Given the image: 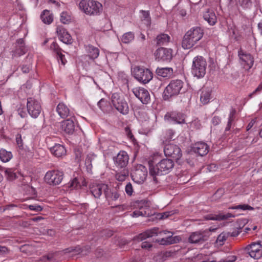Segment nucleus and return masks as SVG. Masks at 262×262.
<instances>
[{"mask_svg":"<svg viewBox=\"0 0 262 262\" xmlns=\"http://www.w3.org/2000/svg\"><path fill=\"white\" fill-rule=\"evenodd\" d=\"M174 165V162L170 159H163L157 164L154 165L152 161H148L149 174L155 183H158L157 176L169 173Z\"/></svg>","mask_w":262,"mask_h":262,"instance_id":"f257e3e1","label":"nucleus"},{"mask_svg":"<svg viewBox=\"0 0 262 262\" xmlns=\"http://www.w3.org/2000/svg\"><path fill=\"white\" fill-rule=\"evenodd\" d=\"M203 30L199 27H193L188 30L184 35L182 41V47L184 49L193 47L203 36Z\"/></svg>","mask_w":262,"mask_h":262,"instance_id":"f03ea898","label":"nucleus"},{"mask_svg":"<svg viewBox=\"0 0 262 262\" xmlns=\"http://www.w3.org/2000/svg\"><path fill=\"white\" fill-rule=\"evenodd\" d=\"M80 9L88 15H99L103 11L102 4L94 0H81L79 4Z\"/></svg>","mask_w":262,"mask_h":262,"instance_id":"7ed1b4c3","label":"nucleus"},{"mask_svg":"<svg viewBox=\"0 0 262 262\" xmlns=\"http://www.w3.org/2000/svg\"><path fill=\"white\" fill-rule=\"evenodd\" d=\"M184 82L179 79L171 80L165 88L163 93V99L165 101L179 95L183 86Z\"/></svg>","mask_w":262,"mask_h":262,"instance_id":"20e7f679","label":"nucleus"},{"mask_svg":"<svg viewBox=\"0 0 262 262\" xmlns=\"http://www.w3.org/2000/svg\"><path fill=\"white\" fill-rule=\"evenodd\" d=\"M207 64V61L203 56L195 57L191 66L192 74L198 78H203L206 74Z\"/></svg>","mask_w":262,"mask_h":262,"instance_id":"39448f33","label":"nucleus"},{"mask_svg":"<svg viewBox=\"0 0 262 262\" xmlns=\"http://www.w3.org/2000/svg\"><path fill=\"white\" fill-rule=\"evenodd\" d=\"M113 106L121 114L126 115L129 113V107L127 102L122 96L118 93H114L111 97Z\"/></svg>","mask_w":262,"mask_h":262,"instance_id":"423d86ee","label":"nucleus"},{"mask_svg":"<svg viewBox=\"0 0 262 262\" xmlns=\"http://www.w3.org/2000/svg\"><path fill=\"white\" fill-rule=\"evenodd\" d=\"M133 75L136 79L143 84L148 83L153 77L152 73L150 70L140 67L134 68Z\"/></svg>","mask_w":262,"mask_h":262,"instance_id":"0eeeda50","label":"nucleus"},{"mask_svg":"<svg viewBox=\"0 0 262 262\" xmlns=\"http://www.w3.org/2000/svg\"><path fill=\"white\" fill-rule=\"evenodd\" d=\"M131 176L135 182L138 184L142 183L147 176V169L145 166L138 164L131 173Z\"/></svg>","mask_w":262,"mask_h":262,"instance_id":"6e6552de","label":"nucleus"},{"mask_svg":"<svg viewBox=\"0 0 262 262\" xmlns=\"http://www.w3.org/2000/svg\"><path fill=\"white\" fill-rule=\"evenodd\" d=\"M63 173L57 170L48 171L45 174V181L50 185H59L62 181Z\"/></svg>","mask_w":262,"mask_h":262,"instance_id":"1a4fd4ad","label":"nucleus"},{"mask_svg":"<svg viewBox=\"0 0 262 262\" xmlns=\"http://www.w3.org/2000/svg\"><path fill=\"white\" fill-rule=\"evenodd\" d=\"M245 252L254 259H258L262 257V246L259 243H252L244 249Z\"/></svg>","mask_w":262,"mask_h":262,"instance_id":"9d476101","label":"nucleus"},{"mask_svg":"<svg viewBox=\"0 0 262 262\" xmlns=\"http://www.w3.org/2000/svg\"><path fill=\"white\" fill-rule=\"evenodd\" d=\"M164 152L166 157H169L176 161L179 160L182 156L181 148L177 145L167 144L164 146Z\"/></svg>","mask_w":262,"mask_h":262,"instance_id":"9b49d317","label":"nucleus"},{"mask_svg":"<svg viewBox=\"0 0 262 262\" xmlns=\"http://www.w3.org/2000/svg\"><path fill=\"white\" fill-rule=\"evenodd\" d=\"M238 56L240 63L244 69L249 70L252 67L254 64V58L250 53L240 48L238 51Z\"/></svg>","mask_w":262,"mask_h":262,"instance_id":"f8f14e48","label":"nucleus"},{"mask_svg":"<svg viewBox=\"0 0 262 262\" xmlns=\"http://www.w3.org/2000/svg\"><path fill=\"white\" fill-rule=\"evenodd\" d=\"M27 111L33 118H37L40 114L41 107L40 103L33 98L30 97L27 99Z\"/></svg>","mask_w":262,"mask_h":262,"instance_id":"ddd939ff","label":"nucleus"},{"mask_svg":"<svg viewBox=\"0 0 262 262\" xmlns=\"http://www.w3.org/2000/svg\"><path fill=\"white\" fill-rule=\"evenodd\" d=\"M133 92L143 104H147L150 102V95L147 89L142 87L135 88L133 89Z\"/></svg>","mask_w":262,"mask_h":262,"instance_id":"4468645a","label":"nucleus"},{"mask_svg":"<svg viewBox=\"0 0 262 262\" xmlns=\"http://www.w3.org/2000/svg\"><path fill=\"white\" fill-rule=\"evenodd\" d=\"M155 56L158 61L169 62L172 58V50L161 47L156 50Z\"/></svg>","mask_w":262,"mask_h":262,"instance_id":"2eb2a0df","label":"nucleus"},{"mask_svg":"<svg viewBox=\"0 0 262 262\" xmlns=\"http://www.w3.org/2000/svg\"><path fill=\"white\" fill-rule=\"evenodd\" d=\"M164 118L179 124L186 123V115L179 112L172 111L168 112L164 116Z\"/></svg>","mask_w":262,"mask_h":262,"instance_id":"dca6fc26","label":"nucleus"},{"mask_svg":"<svg viewBox=\"0 0 262 262\" xmlns=\"http://www.w3.org/2000/svg\"><path fill=\"white\" fill-rule=\"evenodd\" d=\"M113 160L117 167L124 169L128 164L129 156L126 151L121 150L114 157Z\"/></svg>","mask_w":262,"mask_h":262,"instance_id":"f3484780","label":"nucleus"},{"mask_svg":"<svg viewBox=\"0 0 262 262\" xmlns=\"http://www.w3.org/2000/svg\"><path fill=\"white\" fill-rule=\"evenodd\" d=\"M166 231H159V228H154L151 229L147 230L146 231L139 234L138 235L134 237V239L138 242H141L147 238L151 237L155 235H158V234H161L162 233L166 234Z\"/></svg>","mask_w":262,"mask_h":262,"instance_id":"a211bd4d","label":"nucleus"},{"mask_svg":"<svg viewBox=\"0 0 262 262\" xmlns=\"http://www.w3.org/2000/svg\"><path fill=\"white\" fill-rule=\"evenodd\" d=\"M106 189H107V185L103 183L93 184L90 186V191L96 199L100 198L102 192L105 194Z\"/></svg>","mask_w":262,"mask_h":262,"instance_id":"6ab92c4d","label":"nucleus"},{"mask_svg":"<svg viewBox=\"0 0 262 262\" xmlns=\"http://www.w3.org/2000/svg\"><path fill=\"white\" fill-rule=\"evenodd\" d=\"M56 33L59 40L67 45H71L73 42V39L71 35L62 26H58L56 28Z\"/></svg>","mask_w":262,"mask_h":262,"instance_id":"aec40b11","label":"nucleus"},{"mask_svg":"<svg viewBox=\"0 0 262 262\" xmlns=\"http://www.w3.org/2000/svg\"><path fill=\"white\" fill-rule=\"evenodd\" d=\"M209 149V146L203 142L195 143L192 147V150L201 157L207 155Z\"/></svg>","mask_w":262,"mask_h":262,"instance_id":"412c9836","label":"nucleus"},{"mask_svg":"<svg viewBox=\"0 0 262 262\" xmlns=\"http://www.w3.org/2000/svg\"><path fill=\"white\" fill-rule=\"evenodd\" d=\"M56 111L59 116L63 119L68 117H72L74 114L72 111L70 110L69 107L64 103H59L56 106Z\"/></svg>","mask_w":262,"mask_h":262,"instance_id":"4be33fe9","label":"nucleus"},{"mask_svg":"<svg viewBox=\"0 0 262 262\" xmlns=\"http://www.w3.org/2000/svg\"><path fill=\"white\" fill-rule=\"evenodd\" d=\"M236 215L231 213H227L223 214L220 213L218 214H209L203 216V218L206 220H213V221H223L229 219L231 217H235Z\"/></svg>","mask_w":262,"mask_h":262,"instance_id":"5701e85b","label":"nucleus"},{"mask_svg":"<svg viewBox=\"0 0 262 262\" xmlns=\"http://www.w3.org/2000/svg\"><path fill=\"white\" fill-rule=\"evenodd\" d=\"M61 128L62 130L68 134L71 135L74 133L75 124L71 117L61 122Z\"/></svg>","mask_w":262,"mask_h":262,"instance_id":"b1692460","label":"nucleus"},{"mask_svg":"<svg viewBox=\"0 0 262 262\" xmlns=\"http://www.w3.org/2000/svg\"><path fill=\"white\" fill-rule=\"evenodd\" d=\"M15 50L13 52V57H19L25 54L27 52V49L25 45L24 40L23 38L18 39Z\"/></svg>","mask_w":262,"mask_h":262,"instance_id":"393cba45","label":"nucleus"},{"mask_svg":"<svg viewBox=\"0 0 262 262\" xmlns=\"http://www.w3.org/2000/svg\"><path fill=\"white\" fill-rule=\"evenodd\" d=\"M105 197L108 201L109 205L112 204L111 202L117 200L120 197V194L116 189H111L107 186V189L105 191Z\"/></svg>","mask_w":262,"mask_h":262,"instance_id":"a878e982","label":"nucleus"},{"mask_svg":"<svg viewBox=\"0 0 262 262\" xmlns=\"http://www.w3.org/2000/svg\"><path fill=\"white\" fill-rule=\"evenodd\" d=\"M50 150L53 155L57 158H61L66 155L67 150L64 146L56 144L50 148Z\"/></svg>","mask_w":262,"mask_h":262,"instance_id":"bb28decb","label":"nucleus"},{"mask_svg":"<svg viewBox=\"0 0 262 262\" xmlns=\"http://www.w3.org/2000/svg\"><path fill=\"white\" fill-rule=\"evenodd\" d=\"M203 18L211 26L215 25L217 21L216 16L212 9H206L204 12Z\"/></svg>","mask_w":262,"mask_h":262,"instance_id":"cd10ccee","label":"nucleus"},{"mask_svg":"<svg viewBox=\"0 0 262 262\" xmlns=\"http://www.w3.org/2000/svg\"><path fill=\"white\" fill-rule=\"evenodd\" d=\"M170 37L165 33L158 35L155 39L156 45L158 46H166L170 41Z\"/></svg>","mask_w":262,"mask_h":262,"instance_id":"c85d7f7f","label":"nucleus"},{"mask_svg":"<svg viewBox=\"0 0 262 262\" xmlns=\"http://www.w3.org/2000/svg\"><path fill=\"white\" fill-rule=\"evenodd\" d=\"M156 72L159 76L170 78L172 76L173 71L171 68H158Z\"/></svg>","mask_w":262,"mask_h":262,"instance_id":"c756f323","label":"nucleus"},{"mask_svg":"<svg viewBox=\"0 0 262 262\" xmlns=\"http://www.w3.org/2000/svg\"><path fill=\"white\" fill-rule=\"evenodd\" d=\"M97 162V156L93 153H90L87 155L85 160V165L88 172L92 170L93 163L95 164Z\"/></svg>","mask_w":262,"mask_h":262,"instance_id":"7c9ffc66","label":"nucleus"},{"mask_svg":"<svg viewBox=\"0 0 262 262\" xmlns=\"http://www.w3.org/2000/svg\"><path fill=\"white\" fill-rule=\"evenodd\" d=\"M181 239L180 237L178 236L173 237L172 236H169L166 238H162L160 239L157 240V242L162 245H168L174 243H177Z\"/></svg>","mask_w":262,"mask_h":262,"instance_id":"2f4dec72","label":"nucleus"},{"mask_svg":"<svg viewBox=\"0 0 262 262\" xmlns=\"http://www.w3.org/2000/svg\"><path fill=\"white\" fill-rule=\"evenodd\" d=\"M86 50L90 58L95 59L99 56V50L91 45H89L85 47Z\"/></svg>","mask_w":262,"mask_h":262,"instance_id":"473e14b6","label":"nucleus"},{"mask_svg":"<svg viewBox=\"0 0 262 262\" xmlns=\"http://www.w3.org/2000/svg\"><path fill=\"white\" fill-rule=\"evenodd\" d=\"M211 98V91L209 89L203 88L201 90L200 101L203 104H207Z\"/></svg>","mask_w":262,"mask_h":262,"instance_id":"72a5a7b5","label":"nucleus"},{"mask_svg":"<svg viewBox=\"0 0 262 262\" xmlns=\"http://www.w3.org/2000/svg\"><path fill=\"white\" fill-rule=\"evenodd\" d=\"M40 18L45 24H51L53 20V16L50 14V11L47 10H45L42 12Z\"/></svg>","mask_w":262,"mask_h":262,"instance_id":"f704fd0d","label":"nucleus"},{"mask_svg":"<svg viewBox=\"0 0 262 262\" xmlns=\"http://www.w3.org/2000/svg\"><path fill=\"white\" fill-rule=\"evenodd\" d=\"M12 158L11 152L7 151L5 149H0V159L3 162H7Z\"/></svg>","mask_w":262,"mask_h":262,"instance_id":"c9c22d12","label":"nucleus"},{"mask_svg":"<svg viewBox=\"0 0 262 262\" xmlns=\"http://www.w3.org/2000/svg\"><path fill=\"white\" fill-rule=\"evenodd\" d=\"M175 134V132L172 129H168L164 131L161 137V140L164 143L171 140Z\"/></svg>","mask_w":262,"mask_h":262,"instance_id":"e433bc0d","label":"nucleus"},{"mask_svg":"<svg viewBox=\"0 0 262 262\" xmlns=\"http://www.w3.org/2000/svg\"><path fill=\"white\" fill-rule=\"evenodd\" d=\"M203 235L199 232L192 233L189 237V241L191 243H198L203 240Z\"/></svg>","mask_w":262,"mask_h":262,"instance_id":"4c0bfd02","label":"nucleus"},{"mask_svg":"<svg viewBox=\"0 0 262 262\" xmlns=\"http://www.w3.org/2000/svg\"><path fill=\"white\" fill-rule=\"evenodd\" d=\"M134 33L133 32H128L122 36L121 40L124 43H129L134 39Z\"/></svg>","mask_w":262,"mask_h":262,"instance_id":"58836bf2","label":"nucleus"},{"mask_svg":"<svg viewBox=\"0 0 262 262\" xmlns=\"http://www.w3.org/2000/svg\"><path fill=\"white\" fill-rule=\"evenodd\" d=\"M59 254L58 252H51L46 255H44L41 257V260H48L51 262H55L57 260V256Z\"/></svg>","mask_w":262,"mask_h":262,"instance_id":"ea45409f","label":"nucleus"},{"mask_svg":"<svg viewBox=\"0 0 262 262\" xmlns=\"http://www.w3.org/2000/svg\"><path fill=\"white\" fill-rule=\"evenodd\" d=\"M128 170L126 168H124L120 172H117L115 175L116 180L120 182L124 181L128 176Z\"/></svg>","mask_w":262,"mask_h":262,"instance_id":"a19ab883","label":"nucleus"},{"mask_svg":"<svg viewBox=\"0 0 262 262\" xmlns=\"http://www.w3.org/2000/svg\"><path fill=\"white\" fill-rule=\"evenodd\" d=\"M140 12L142 14L141 20L147 26L150 27L151 24V18L149 11L141 10Z\"/></svg>","mask_w":262,"mask_h":262,"instance_id":"79ce46f5","label":"nucleus"},{"mask_svg":"<svg viewBox=\"0 0 262 262\" xmlns=\"http://www.w3.org/2000/svg\"><path fill=\"white\" fill-rule=\"evenodd\" d=\"M5 172L6 177L9 181H13L17 177L15 170L12 168H6L5 170Z\"/></svg>","mask_w":262,"mask_h":262,"instance_id":"37998d69","label":"nucleus"},{"mask_svg":"<svg viewBox=\"0 0 262 262\" xmlns=\"http://www.w3.org/2000/svg\"><path fill=\"white\" fill-rule=\"evenodd\" d=\"M229 209H241L242 210H253L254 208L248 204H239L229 207Z\"/></svg>","mask_w":262,"mask_h":262,"instance_id":"c03bdc74","label":"nucleus"},{"mask_svg":"<svg viewBox=\"0 0 262 262\" xmlns=\"http://www.w3.org/2000/svg\"><path fill=\"white\" fill-rule=\"evenodd\" d=\"M234 121L228 119L227 124L225 129L224 134L223 135V136H225V138L231 134V128L232 126H234Z\"/></svg>","mask_w":262,"mask_h":262,"instance_id":"a18cd8bd","label":"nucleus"},{"mask_svg":"<svg viewBox=\"0 0 262 262\" xmlns=\"http://www.w3.org/2000/svg\"><path fill=\"white\" fill-rule=\"evenodd\" d=\"M27 59H28V62L26 64H23L21 67V70L22 72L24 73H28L30 71L31 67H32V56H30V57L29 56L27 57Z\"/></svg>","mask_w":262,"mask_h":262,"instance_id":"49530a36","label":"nucleus"},{"mask_svg":"<svg viewBox=\"0 0 262 262\" xmlns=\"http://www.w3.org/2000/svg\"><path fill=\"white\" fill-rule=\"evenodd\" d=\"M237 4L244 9H249L252 5L251 0H237Z\"/></svg>","mask_w":262,"mask_h":262,"instance_id":"de8ad7c7","label":"nucleus"},{"mask_svg":"<svg viewBox=\"0 0 262 262\" xmlns=\"http://www.w3.org/2000/svg\"><path fill=\"white\" fill-rule=\"evenodd\" d=\"M50 49L51 50L57 55L62 52V49L60 48L59 45L56 41H53L50 45Z\"/></svg>","mask_w":262,"mask_h":262,"instance_id":"09e8293b","label":"nucleus"},{"mask_svg":"<svg viewBox=\"0 0 262 262\" xmlns=\"http://www.w3.org/2000/svg\"><path fill=\"white\" fill-rule=\"evenodd\" d=\"M69 187L73 189H78L81 187L80 183L77 178H75L70 182Z\"/></svg>","mask_w":262,"mask_h":262,"instance_id":"8fccbe9b","label":"nucleus"},{"mask_svg":"<svg viewBox=\"0 0 262 262\" xmlns=\"http://www.w3.org/2000/svg\"><path fill=\"white\" fill-rule=\"evenodd\" d=\"M66 253H71L73 252H75L77 253H80L82 251V250L80 247V246L76 247H71L68 248H67L64 250Z\"/></svg>","mask_w":262,"mask_h":262,"instance_id":"3c124183","label":"nucleus"},{"mask_svg":"<svg viewBox=\"0 0 262 262\" xmlns=\"http://www.w3.org/2000/svg\"><path fill=\"white\" fill-rule=\"evenodd\" d=\"M227 237L228 235L226 234L222 233L217 236L216 242L222 245L223 244L224 242L227 239Z\"/></svg>","mask_w":262,"mask_h":262,"instance_id":"603ef678","label":"nucleus"},{"mask_svg":"<svg viewBox=\"0 0 262 262\" xmlns=\"http://www.w3.org/2000/svg\"><path fill=\"white\" fill-rule=\"evenodd\" d=\"M147 215H148V213H147L146 211L145 210H135L132 214V216L135 217L139 216H146Z\"/></svg>","mask_w":262,"mask_h":262,"instance_id":"864d4df0","label":"nucleus"},{"mask_svg":"<svg viewBox=\"0 0 262 262\" xmlns=\"http://www.w3.org/2000/svg\"><path fill=\"white\" fill-rule=\"evenodd\" d=\"M98 106L101 110H104L106 106H108V102L105 99H101L97 103Z\"/></svg>","mask_w":262,"mask_h":262,"instance_id":"5fc2aeb1","label":"nucleus"},{"mask_svg":"<svg viewBox=\"0 0 262 262\" xmlns=\"http://www.w3.org/2000/svg\"><path fill=\"white\" fill-rule=\"evenodd\" d=\"M191 127L195 129H199L201 126L200 121L198 119H195L191 122Z\"/></svg>","mask_w":262,"mask_h":262,"instance_id":"6e6d98bb","label":"nucleus"},{"mask_svg":"<svg viewBox=\"0 0 262 262\" xmlns=\"http://www.w3.org/2000/svg\"><path fill=\"white\" fill-rule=\"evenodd\" d=\"M125 190L126 194L130 196L132 195L133 192V189L132 185L130 182L126 184V185L125 186Z\"/></svg>","mask_w":262,"mask_h":262,"instance_id":"4d7b16f0","label":"nucleus"},{"mask_svg":"<svg viewBox=\"0 0 262 262\" xmlns=\"http://www.w3.org/2000/svg\"><path fill=\"white\" fill-rule=\"evenodd\" d=\"M147 202L146 200L137 201L136 202V206L141 209L144 207L147 206Z\"/></svg>","mask_w":262,"mask_h":262,"instance_id":"13d9d810","label":"nucleus"},{"mask_svg":"<svg viewBox=\"0 0 262 262\" xmlns=\"http://www.w3.org/2000/svg\"><path fill=\"white\" fill-rule=\"evenodd\" d=\"M10 250L6 246L0 245V255L5 256L9 254Z\"/></svg>","mask_w":262,"mask_h":262,"instance_id":"bf43d9fd","label":"nucleus"},{"mask_svg":"<svg viewBox=\"0 0 262 262\" xmlns=\"http://www.w3.org/2000/svg\"><path fill=\"white\" fill-rule=\"evenodd\" d=\"M174 213L173 211H167L163 212L160 214V219H165L168 218L169 216H171Z\"/></svg>","mask_w":262,"mask_h":262,"instance_id":"052dcab7","label":"nucleus"},{"mask_svg":"<svg viewBox=\"0 0 262 262\" xmlns=\"http://www.w3.org/2000/svg\"><path fill=\"white\" fill-rule=\"evenodd\" d=\"M67 13L66 12H62L60 16V20L61 21L63 24H67L69 22V18L67 17Z\"/></svg>","mask_w":262,"mask_h":262,"instance_id":"680f3d73","label":"nucleus"},{"mask_svg":"<svg viewBox=\"0 0 262 262\" xmlns=\"http://www.w3.org/2000/svg\"><path fill=\"white\" fill-rule=\"evenodd\" d=\"M56 56L58 61L60 60L61 61V64L64 66L67 62V60L66 59L64 55L62 54V53H60Z\"/></svg>","mask_w":262,"mask_h":262,"instance_id":"e2e57ef3","label":"nucleus"},{"mask_svg":"<svg viewBox=\"0 0 262 262\" xmlns=\"http://www.w3.org/2000/svg\"><path fill=\"white\" fill-rule=\"evenodd\" d=\"M16 142L19 147H23V143L20 134H17L16 136Z\"/></svg>","mask_w":262,"mask_h":262,"instance_id":"0e129e2a","label":"nucleus"},{"mask_svg":"<svg viewBox=\"0 0 262 262\" xmlns=\"http://www.w3.org/2000/svg\"><path fill=\"white\" fill-rule=\"evenodd\" d=\"M28 208L31 210H35V211H41L42 209V207H41L40 205H29Z\"/></svg>","mask_w":262,"mask_h":262,"instance_id":"69168bd1","label":"nucleus"},{"mask_svg":"<svg viewBox=\"0 0 262 262\" xmlns=\"http://www.w3.org/2000/svg\"><path fill=\"white\" fill-rule=\"evenodd\" d=\"M236 111L235 108H232L230 110L228 119H231V120L234 121L235 116L236 114Z\"/></svg>","mask_w":262,"mask_h":262,"instance_id":"338daca9","label":"nucleus"},{"mask_svg":"<svg viewBox=\"0 0 262 262\" xmlns=\"http://www.w3.org/2000/svg\"><path fill=\"white\" fill-rule=\"evenodd\" d=\"M142 249H148L152 247V245L148 242H143L141 244Z\"/></svg>","mask_w":262,"mask_h":262,"instance_id":"774afa93","label":"nucleus"}]
</instances>
